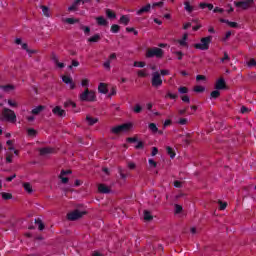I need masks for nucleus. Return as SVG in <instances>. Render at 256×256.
<instances>
[{
	"label": "nucleus",
	"instance_id": "obj_63",
	"mask_svg": "<svg viewBox=\"0 0 256 256\" xmlns=\"http://www.w3.org/2000/svg\"><path fill=\"white\" fill-rule=\"evenodd\" d=\"M206 77L203 75H197L196 76V81H205Z\"/></svg>",
	"mask_w": 256,
	"mask_h": 256
},
{
	"label": "nucleus",
	"instance_id": "obj_57",
	"mask_svg": "<svg viewBox=\"0 0 256 256\" xmlns=\"http://www.w3.org/2000/svg\"><path fill=\"white\" fill-rule=\"evenodd\" d=\"M69 106L75 108V107H77V104H75V102H71V101L66 102L65 103V107H69Z\"/></svg>",
	"mask_w": 256,
	"mask_h": 256
},
{
	"label": "nucleus",
	"instance_id": "obj_3",
	"mask_svg": "<svg viewBox=\"0 0 256 256\" xmlns=\"http://www.w3.org/2000/svg\"><path fill=\"white\" fill-rule=\"evenodd\" d=\"M211 41H213V36L201 38L200 43L194 44V47L200 51H207L209 49V45H211Z\"/></svg>",
	"mask_w": 256,
	"mask_h": 256
},
{
	"label": "nucleus",
	"instance_id": "obj_19",
	"mask_svg": "<svg viewBox=\"0 0 256 256\" xmlns=\"http://www.w3.org/2000/svg\"><path fill=\"white\" fill-rule=\"evenodd\" d=\"M98 91L100 93H102L103 95H107V93L109 92V90L107 89V84L100 83L99 86H98Z\"/></svg>",
	"mask_w": 256,
	"mask_h": 256
},
{
	"label": "nucleus",
	"instance_id": "obj_12",
	"mask_svg": "<svg viewBox=\"0 0 256 256\" xmlns=\"http://www.w3.org/2000/svg\"><path fill=\"white\" fill-rule=\"evenodd\" d=\"M63 83L66 85H69V89H75V83H73V78L69 76H63L62 77Z\"/></svg>",
	"mask_w": 256,
	"mask_h": 256
},
{
	"label": "nucleus",
	"instance_id": "obj_54",
	"mask_svg": "<svg viewBox=\"0 0 256 256\" xmlns=\"http://www.w3.org/2000/svg\"><path fill=\"white\" fill-rule=\"evenodd\" d=\"M163 6V1L161 2H156L152 4V9H155V7H162Z\"/></svg>",
	"mask_w": 256,
	"mask_h": 256
},
{
	"label": "nucleus",
	"instance_id": "obj_30",
	"mask_svg": "<svg viewBox=\"0 0 256 256\" xmlns=\"http://www.w3.org/2000/svg\"><path fill=\"white\" fill-rule=\"evenodd\" d=\"M36 225H38L39 231H43L45 229V224H43V221L41 219H35Z\"/></svg>",
	"mask_w": 256,
	"mask_h": 256
},
{
	"label": "nucleus",
	"instance_id": "obj_45",
	"mask_svg": "<svg viewBox=\"0 0 256 256\" xmlns=\"http://www.w3.org/2000/svg\"><path fill=\"white\" fill-rule=\"evenodd\" d=\"M219 203H220V211H225V209H227V203L222 201H219Z\"/></svg>",
	"mask_w": 256,
	"mask_h": 256
},
{
	"label": "nucleus",
	"instance_id": "obj_46",
	"mask_svg": "<svg viewBox=\"0 0 256 256\" xmlns=\"http://www.w3.org/2000/svg\"><path fill=\"white\" fill-rule=\"evenodd\" d=\"M81 29L86 35L91 33V28H89L88 26H81Z\"/></svg>",
	"mask_w": 256,
	"mask_h": 256
},
{
	"label": "nucleus",
	"instance_id": "obj_61",
	"mask_svg": "<svg viewBox=\"0 0 256 256\" xmlns=\"http://www.w3.org/2000/svg\"><path fill=\"white\" fill-rule=\"evenodd\" d=\"M181 99H182V101H183L184 103H190V101H191V100L189 99V96H187V95L182 96Z\"/></svg>",
	"mask_w": 256,
	"mask_h": 256
},
{
	"label": "nucleus",
	"instance_id": "obj_52",
	"mask_svg": "<svg viewBox=\"0 0 256 256\" xmlns=\"http://www.w3.org/2000/svg\"><path fill=\"white\" fill-rule=\"evenodd\" d=\"M138 77H147V72H145V70H139Z\"/></svg>",
	"mask_w": 256,
	"mask_h": 256
},
{
	"label": "nucleus",
	"instance_id": "obj_56",
	"mask_svg": "<svg viewBox=\"0 0 256 256\" xmlns=\"http://www.w3.org/2000/svg\"><path fill=\"white\" fill-rule=\"evenodd\" d=\"M178 43L181 47H187V41L186 40H183V39L178 40Z\"/></svg>",
	"mask_w": 256,
	"mask_h": 256
},
{
	"label": "nucleus",
	"instance_id": "obj_6",
	"mask_svg": "<svg viewBox=\"0 0 256 256\" xmlns=\"http://www.w3.org/2000/svg\"><path fill=\"white\" fill-rule=\"evenodd\" d=\"M131 127H133V125L129 123L115 126L111 129V133H113L114 135H119V133H127V131L131 129Z\"/></svg>",
	"mask_w": 256,
	"mask_h": 256
},
{
	"label": "nucleus",
	"instance_id": "obj_8",
	"mask_svg": "<svg viewBox=\"0 0 256 256\" xmlns=\"http://www.w3.org/2000/svg\"><path fill=\"white\" fill-rule=\"evenodd\" d=\"M39 154L42 157H49V155L55 154V148L53 147H44L39 149Z\"/></svg>",
	"mask_w": 256,
	"mask_h": 256
},
{
	"label": "nucleus",
	"instance_id": "obj_36",
	"mask_svg": "<svg viewBox=\"0 0 256 256\" xmlns=\"http://www.w3.org/2000/svg\"><path fill=\"white\" fill-rule=\"evenodd\" d=\"M219 95H221V92H219V90H214L211 92L210 97H211V99H217V97H219Z\"/></svg>",
	"mask_w": 256,
	"mask_h": 256
},
{
	"label": "nucleus",
	"instance_id": "obj_15",
	"mask_svg": "<svg viewBox=\"0 0 256 256\" xmlns=\"http://www.w3.org/2000/svg\"><path fill=\"white\" fill-rule=\"evenodd\" d=\"M7 145L9 146V151H10V155H19V151L16 150L14 147H13V141L12 140H8L7 142Z\"/></svg>",
	"mask_w": 256,
	"mask_h": 256
},
{
	"label": "nucleus",
	"instance_id": "obj_62",
	"mask_svg": "<svg viewBox=\"0 0 256 256\" xmlns=\"http://www.w3.org/2000/svg\"><path fill=\"white\" fill-rule=\"evenodd\" d=\"M144 145L142 141H139L137 145L135 146V149H143Z\"/></svg>",
	"mask_w": 256,
	"mask_h": 256
},
{
	"label": "nucleus",
	"instance_id": "obj_37",
	"mask_svg": "<svg viewBox=\"0 0 256 256\" xmlns=\"http://www.w3.org/2000/svg\"><path fill=\"white\" fill-rule=\"evenodd\" d=\"M133 111H134V113H141V111H143V107L140 104H136L133 107Z\"/></svg>",
	"mask_w": 256,
	"mask_h": 256
},
{
	"label": "nucleus",
	"instance_id": "obj_31",
	"mask_svg": "<svg viewBox=\"0 0 256 256\" xmlns=\"http://www.w3.org/2000/svg\"><path fill=\"white\" fill-rule=\"evenodd\" d=\"M148 129H150L152 133H157L159 131V128H157V124L155 123H150Z\"/></svg>",
	"mask_w": 256,
	"mask_h": 256
},
{
	"label": "nucleus",
	"instance_id": "obj_1",
	"mask_svg": "<svg viewBox=\"0 0 256 256\" xmlns=\"http://www.w3.org/2000/svg\"><path fill=\"white\" fill-rule=\"evenodd\" d=\"M0 121H7L8 123H15L17 121V115L15 111L9 108H3L0 115Z\"/></svg>",
	"mask_w": 256,
	"mask_h": 256
},
{
	"label": "nucleus",
	"instance_id": "obj_47",
	"mask_svg": "<svg viewBox=\"0 0 256 256\" xmlns=\"http://www.w3.org/2000/svg\"><path fill=\"white\" fill-rule=\"evenodd\" d=\"M102 172L105 173V175L107 177H109V175H111V170H109V168H107V167H102Z\"/></svg>",
	"mask_w": 256,
	"mask_h": 256
},
{
	"label": "nucleus",
	"instance_id": "obj_11",
	"mask_svg": "<svg viewBox=\"0 0 256 256\" xmlns=\"http://www.w3.org/2000/svg\"><path fill=\"white\" fill-rule=\"evenodd\" d=\"M0 89L3 90L4 93H11L17 89V86L13 84L1 85Z\"/></svg>",
	"mask_w": 256,
	"mask_h": 256
},
{
	"label": "nucleus",
	"instance_id": "obj_64",
	"mask_svg": "<svg viewBox=\"0 0 256 256\" xmlns=\"http://www.w3.org/2000/svg\"><path fill=\"white\" fill-rule=\"evenodd\" d=\"M241 113L245 114V113H249V108L245 107V106H242L241 107Z\"/></svg>",
	"mask_w": 256,
	"mask_h": 256
},
{
	"label": "nucleus",
	"instance_id": "obj_5",
	"mask_svg": "<svg viewBox=\"0 0 256 256\" xmlns=\"http://www.w3.org/2000/svg\"><path fill=\"white\" fill-rule=\"evenodd\" d=\"M83 215H87V211L75 209L74 211L67 214V219L68 221H77L78 219H81Z\"/></svg>",
	"mask_w": 256,
	"mask_h": 256
},
{
	"label": "nucleus",
	"instance_id": "obj_32",
	"mask_svg": "<svg viewBox=\"0 0 256 256\" xmlns=\"http://www.w3.org/2000/svg\"><path fill=\"white\" fill-rule=\"evenodd\" d=\"M2 199H4V201H9V199H13V194L11 193H7V192H2Z\"/></svg>",
	"mask_w": 256,
	"mask_h": 256
},
{
	"label": "nucleus",
	"instance_id": "obj_22",
	"mask_svg": "<svg viewBox=\"0 0 256 256\" xmlns=\"http://www.w3.org/2000/svg\"><path fill=\"white\" fill-rule=\"evenodd\" d=\"M86 121H87L88 125L93 126V125H95V123H97L99 121V119L93 118L91 116H86Z\"/></svg>",
	"mask_w": 256,
	"mask_h": 256
},
{
	"label": "nucleus",
	"instance_id": "obj_25",
	"mask_svg": "<svg viewBox=\"0 0 256 256\" xmlns=\"http://www.w3.org/2000/svg\"><path fill=\"white\" fill-rule=\"evenodd\" d=\"M129 21H130L129 16L123 15L121 16L119 23H121L122 25H129Z\"/></svg>",
	"mask_w": 256,
	"mask_h": 256
},
{
	"label": "nucleus",
	"instance_id": "obj_13",
	"mask_svg": "<svg viewBox=\"0 0 256 256\" xmlns=\"http://www.w3.org/2000/svg\"><path fill=\"white\" fill-rule=\"evenodd\" d=\"M52 113H54V115H58V117H65V115H67L65 110L61 109L59 106L53 108Z\"/></svg>",
	"mask_w": 256,
	"mask_h": 256
},
{
	"label": "nucleus",
	"instance_id": "obj_4",
	"mask_svg": "<svg viewBox=\"0 0 256 256\" xmlns=\"http://www.w3.org/2000/svg\"><path fill=\"white\" fill-rule=\"evenodd\" d=\"M147 59H152V57H157V59H161L163 57V49L153 47L151 49H148L146 52Z\"/></svg>",
	"mask_w": 256,
	"mask_h": 256
},
{
	"label": "nucleus",
	"instance_id": "obj_33",
	"mask_svg": "<svg viewBox=\"0 0 256 256\" xmlns=\"http://www.w3.org/2000/svg\"><path fill=\"white\" fill-rule=\"evenodd\" d=\"M65 23H68V25H75V23H79L78 19L75 18H66Z\"/></svg>",
	"mask_w": 256,
	"mask_h": 256
},
{
	"label": "nucleus",
	"instance_id": "obj_10",
	"mask_svg": "<svg viewBox=\"0 0 256 256\" xmlns=\"http://www.w3.org/2000/svg\"><path fill=\"white\" fill-rule=\"evenodd\" d=\"M96 23L99 27H109V21L103 16L96 17Z\"/></svg>",
	"mask_w": 256,
	"mask_h": 256
},
{
	"label": "nucleus",
	"instance_id": "obj_43",
	"mask_svg": "<svg viewBox=\"0 0 256 256\" xmlns=\"http://www.w3.org/2000/svg\"><path fill=\"white\" fill-rule=\"evenodd\" d=\"M81 85L85 87L86 89H89V79H83L81 82Z\"/></svg>",
	"mask_w": 256,
	"mask_h": 256
},
{
	"label": "nucleus",
	"instance_id": "obj_40",
	"mask_svg": "<svg viewBox=\"0 0 256 256\" xmlns=\"http://www.w3.org/2000/svg\"><path fill=\"white\" fill-rule=\"evenodd\" d=\"M178 93H180L181 95H185V93H189V89H187V87H180L178 89Z\"/></svg>",
	"mask_w": 256,
	"mask_h": 256
},
{
	"label": "nucleus",
	"instance_id": "obj_26",
	"mask_svg": "<svg viewBox=\"0 0 256 256\" xmlns=\"http://www.w3.org/2000/svg\"><path fill=\"white\" fill-rule=\"evenodd\" d=\"M106 16L108 17V19L117 18V14H115V12H113L111 9H106Z\"/></svg>",
	"mask_w": 256,
	"mask_h": 256
},
{
	"label": "nucleus",
	"instance_id": "obj_60",
	"mask_svg": "<svg viewBox=\"0 0 256 256\" xmlns=\"http://www.w3.org/2000/svg\"><path fill=\"white\" fill-rule=\"evenodd\" d=\"M157 153H159V149H157V147H153L152 152H151L152 157H155V155H157Z\"/></svg>",
	"mask_w": 256,
	"mask_h": 256
},
{
	"label": "nucleus",
	"instance_id": "obj_51",
	"mask_svg": "<svg viewBox=\"0 0 256 256\" xmlns=\"http://www.w3.org/2000/svg\"><path fill=\"white\" fill-rule=\"evenodd\" d=\"M8 105L10 107H17L18 106V104L15 101L11 100V99H8Z\"/></svg>",
	"mask_w": 256,
	"mask_h": 256
},
{
	"label": "nucleus",
	"instance_id": "obj_41",
	"mask_svg": "<svg viewBox=\"0 0 256 256\" xmlns=\"http://www.w3.org/2000/svg\"><path fill=\"white\" fill-rule=\"evenodd\" d=\"M194 91H195V93H203V91H205V87H203V86H196L194 88Z\"/></svg>",
	"mask_w": 256,
	"mask_h": 256
},
{
	"label": "nucleus",
	"instance_id": "obj_18",
	"mask_svg": "<svg viewBox=\"0 0 256 256\" xmlns=\"http://www.w3.org/2000/svg\"><path fill=\"white\" fill-rule=\"evenodd\" d=\"M215 89H217L218 91L221 89H225V79L220 78L219 80H217Z\"/></svg>",
	"mask_w": 256,
	"mask_h": 256
},
{
	"label": "nucleus",
	"instance_id": "obj_50",
	"mask_svg": "<svg viewBox=\"0 0 256 256\" xmlns=\"http://www.w3.org/2000/svg\"><path fill=\"white\" fill-rule=\"evenodd\" d=\"M247 65H248V67H255V65H256V61H255V59H250V61L249 62H247Z\"/></svg>",
	"mask_w": 256,
	"mask_h": 256
},
{
	"label": "nucleus",
	"instance_id": "obj_27",
	"mask_svg": "<svg viewBox=\"0 0 256 256\" xmlns=\"http://www.w3.org/2000/svg\"><path fill=\"white\" fill-rule=\"evenodd\" d=\"M184 9L187 13H193V6L189 3V1L184 2Z\"/></svg>",
	"mask_w": 256,
	"mask_h": 256
},
{
	"label": "nucleus",
	"instance_id": "obj_34",
	"mask_svg": "<svg viewBox=\"0 0 256 256\" xmlns=\"http://www.w3.org/2000/svg\"><path fill=\"white\" fill-rule=\"evenodd\" d=\"M43 111V106H37L36 108L32 109L33 115H39Z\"/></svg>",
	"mask_w": 256,
	"mask_h": 256
},
{
	"label": "nucleus",
	"instance_id": "obj_58",
	"mask_svg": "<svg viewBox=\"0 0 256 256\" xmlns=\"http://www.w3.org/2000/svg\"><path fill=\"white\" fill-rule=\"evenodd\" d=\"M52 61L55 63V65H57L59 63V57H57L55 54H52Z\"/></svg>",
	"mask_w": 256,
	"mask_h": 256
},
{
	"label": "nucleus",
	"instance_id": "obj_53",
	"mask_svg": "<svg viewBox=\"0 0 256 256\" xmlns=\"http://www.w3.org/2000/svg\"><path fill=\"white\" fill-rule=\"evenodd\" d=\"M174 55L178 56V60L179 61H181V59H183V52H181V51L174 52Z\"/></svg>",
	"mask_w": 256,
	"mask_h": 256
},
{
	"label": "nucleus",
	"instance_id": "obj_2",
	"mask_svg": "<svg viewBox=\"0 0 256 256\" xmlns=\"http://www.w3.org/2000/svg\"><path fill=\"white\" fill-rule=\"evenodd\" d=\"M80 101H86L88 103H93V101H97V95H95V92L92 90H89V88H86L85 91H83L79 95Z\"/></svg>",
	"mask_w": 256,
	"mask_h": 256
},
{
	"label": "nucleus",
	"instance_id": "obj_21",
	"mask_svg": "<svg viewBox=\"0 0 256 256\" xmlns=\"http://www.w3.org/2000/svg\"><path fill=\"white\" fill-rule=\"evenodd\" d=\"M118 173L120 175V179H122L123 181H125V179H127V171L125 169H123L122 167H119Z\"/></svg>",
	"mask_w": 256,
	"mask_h": 256
},
{
	"label": "nucleus",
	"instance_id": "obj_7",
	"mask_svg": "<svg viewBox=\"0 0 256 256\" xmlns=\"http://www.w3.org/2000/svg\"><path fill=\"white\" fill-rule=\"evenodd\" d=\"M151 83L152 87H155L156 89L163 85V78H161V74L159 72L156 71L152 73Z\"/></svg>",
	"mask_w": 256,
	"mask_h": 256
},
{
	"label": "nucleus",
	"instance_id": "obj_55",
	"mask_svg": "<svg viewBox=\"0 0 256 256\" xmlns=\"http://www.w3.org/2000/svg\"><path fill=\"white\" fill-rule=\"evenodd\" d=\"M169 97L170 99H177V94H172L171 92H168V94L165 96V98Z\"/></svg>",
	"mask_w": 256,
	"mask_h": 256
},
{
	"label": "nucleus",
	"instance_id": "obj_38",
	"mask_svg": "<svg viewBox=\"0 0 256 256\" xmlns=\"http://www.w3.org/2000/svg\"><path fill=\"white\" fill-rule=\"evenodd\" d=\"M103 67H104V69H107L108 71H110L111 70V60H106L103 63Z\"/></svg>",
	"mask_w": 256,
	"mask_h": 256
},
{
	"label": "nucleus",
	"instance_id": "obj_35",
	"mask_svg": "<svg viewBox=\"0 0 256 256\" xmlns=\"http://www.w3.org/2000/svg\"><path fill=\"white\" fill-rule=\"evenodd\" d=\"M27 133H28L29 137H36L37 136V130H35L33 128H29L27 130Z\"/></svg>",
	"mask_w": 256,
	"mask_h": 256
},
{
	"label": "nucleus",
	"instance_id": "obj_42",
	"mask_svg": "<svg viewBox=\"0 0 256 256\" xmlns=\"http://www.w3.org/2000/svg\"><path fill=\"white\" fill-rule=\"evenodd\" d=\"M133 66L134 67L143 68V67H145V62H138V61H136V62H134Z\"/></svg>",
	"mask_w": 256,
	"mask_h": 256
},
{
	"label": "nucleus",
	"instance_id": "obj_29",
	"mask_svg": "<svg viewBox=\"0 0 256 256\" xmlns=\"http://www.w3.org/2000/svg\"><path fill=\"white\" fill-rule=\"evenodd\" d=\"M144 221H153V215H151V212L147 210L144 211Z\"/></svg>",
	"mask_w": 256,
	"mask_h": 256
},
{
	"label": "nucleus",
	"instance_id": "obj_59",
	"mask_svg": "<svg viewBox=\"0 0 256 256\" xmlns=\"http://www.w3.org/2000/svg\"><path fill=\"white\" fill-rule=\"evenodd\" d=\"M60 177V179H61V181H62V183L65 185V184H67V183H69V178H67V177H63V176H59Z\"/></svg>",
	"mask_w": 256,
	"mask_h": 256
},
{
	"label": "nucleus",
	"instance_id": "obj_28",
	"mask_svg": "<svg viewBox=\"0 0 256 256\" xmlns=\"http://www.w3.org/2000/svg\"><path fill=\"white\" fill-rule=\"evenodd\" d=\"M23 187L27 193H33V187L31 186V183L25 182L23 183Z\"/></svg>",
	"mask_w": 256,
	"mask_h": 256
},
{
	"label": "nucleus",
	"instance_id": "obj_48",
	"mask_svg": "<svg viewBox=\"0 0 256 256\" xmlns=\"http://www.w3.org/2000/svg\"><path fill=\"white\" fill-rule=\"evenodd\" d=\"M228 25L229 27H232L233 29H237V27H239V24H237V22H231L228 20Z\"/></svg>",
	"mask_w": 256,
	"mask_h": 256
},
{
	"label": "nucleus",
	"instance_id": "obj_24",
	"mask_svg": "<svg viewBox=\"0 0 256 256\" xmlns=\"http://www.w3.org/2000/svg\"><path fill=\"white\" fill-rule=\"evenodd\" d=\"M40 8L42 9V13H43L44 17H51V12L49 11V7L40 6Z\"/></svg>",
	"mask_w": 256,
	"mask_h": 256
},
{
	"label": "nucleus",
	"instance_id": "obj_44",
	"mask_svg": "<svg viewBox=\"0 0 256 256\" xmlns=\"http://www.w3.org/2000/svg\"><path fill=\"white\" fill-rule=\"evenodd\" d=\"M71 170H61L60 176L65 177V175H71Z\"/></svg>",
	"mask_w": 256,
	"mask_h": 256
},
{
	"label": "nucleus",
	"instance_id": "obj_23",
	"mask_svg": "<svg viewBox=\"0 0 256 256\" xmlns=\"http://www.w3.org/2000/svg\"><path fill=\"white\" fill-rule=\"evenodd\" d=\"M100 40H101V35L95 34L94 36H92V37H90V38L88 39V42H89V43H97V42H99Z\"/></svg>",
	"mask_w": 256,
	"mask_h": 256
},
{
	"label": "nucleus",
	"instance_id": "obj_9",
	"mask_svg": "<svg viewBox=\"0 0 256 256\" xmlns=\"http://www.w3.org/2000/svg\"><path fill=\"white\" fill-rule=\"evenodd\" d=\"M234 5H236V7H241V9L246 10L249 9L250 5H253V0L234 2Z\"/></svg>",
	"mask_w": 256,
	"mask_h": 256
},
{
	"label": "nucleus",
	"instance_id": "obj_49",
	"mask_svg": "<svg viewBox=\"0 0 256 256\" xmlns=\"http://www.w3.org/2000/svg\"><path fill=\"white\" fill-rule=\"evenodd\" d=\"M183 211V206L176 204L175 205V213H181Z\"/></svg>",
	"mask_w": 256,
	"mask_h": 256
},
{
	"label": "nucleus",
	"instance_id": "obj_17",
	"mask_svg": "<svg viewBox=\"0 0 256 256\" xmlns=\"http://www.w3.org/2000/svg\"><path fill=\"white\" fill-rule=\"evenodd\" d=\"M151 11V4H147L136 12V15H143V13H149Z\"/></svg>",
	"mask_w": 256,
	"mask_h": 256
},
{
	"label": "nucleus",
	"instance_id": "obj_20",
	"mask_svg": "<svg viewBox=\"0 0 256 256\" xmlns=\"http://www.w3.org/2000/svg\"><path fill=\"white\" fill-rule=\"evenodd\" d=\"M81 1L83 0H75L73 4L70 7H68V11H77V7L81 5Z\"/></svg>",
	"mask_w": 256,
	"mask_h": 256
},
{
	"label": "nucleus",
	"instance_id": "obj_14",
	"mask_svg": "<svg viewBox=\"0 0 256 256\" xmlns=\"http://www.w3.org/2000/svg\"><path fill=\"white\" fill-rule=\"evenodd\" d=\"M98 191H99V193H104V194L111 193V189L109 187H107V185H105V184H99Z\"/></svg>",
	"mask_w": 256,
	"mask_h": 256
},
{
	"label": "nucleus",
	"instance_id": "obj_16",
	"mask_svg": "<svg viewBox=\"0 0 256 256\" xmlns=\"http://www.w3.org/2000/svg\"><path fill=\"white\" fill-rule=\"evenodd\" d=\"M166 152H167V155H169L170 159H175V155H177L175 148H171V146H167Z\"/></svg>",
	"mask_w": 256,
	"mask_h": 256
},
{
	"label": "nucleus",
	"instance_id": "obj_39",
	"mask_svg": "<svg viewBox=\"0 0 256 256\" xmlns=\"http://www.w3.org/2000/svg\"><path fill=\"white\" fill-rule=\"evenodd\" d=\"M119 29H121V28H120L119 25H117V24H113V25L111 26V32H112V33H119Z\"/></svg>",
	"mask_w": 256,
	"mask_h": 256
}]
</instances>
